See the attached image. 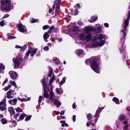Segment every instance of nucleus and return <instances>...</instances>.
Masks as SVG:
<instances>
[{"instance_id": "nucleus-1", "label": "nucleus", "mask_w": 130, "mask_h": 130, "mask_svg": "<svg viewBox=\"0 0 130 130\" xmlns=\"http://www.w3.org/2000/svg\"><path fill=\"white\" fill-rule=\"evenodd\" d=\"M106 37V36L101 34L98 36V37L95 36L93 37L92 40V46L90 45H86L85 47L86 49L89 48L96 47L101 46L105 43Z\"/></svg>"}, {"instance_id": "nucleus-2", "label": "nucleus", "mask_w": 130, "mask_h": 130, "mask_svg": "<svg viewBox=\"0 0 130 130\" xmlns=\"http://www.w3.org/2000/svg\"><path fill=\"white\" fill-rule=\"evenodd\" d=\"M85 63L87 64H88L90 63L91 69L95 72L99 73L100 69L98 66L99 64V62L97 58L94 57H92L90 59H87L85 61Z\"/></svg>"}, {"instance_id": "nucleus-3", "label": "nucleus", "mask_w": 130, "mask_h": 130, "mask_svg": "<svg viewBox=\"0 0 130 130\" xmlns=\"http://www.w3.org/2000/svg\"><path fill=\"white\" fill-rule=\"evenodd\" d=\"M130 19V11L129 12L127 18L125 20L124 23L123 24V27L124 29V30H122L121 31V32H122L123 34L124 35L123 37L122 38L121 40V42H122V44L124 43L125 37L126 36V33H125V31L126 30L127 27L128 26L129 22Z\"/></svg>"}, {"instance_id": "nucleus-4", "label": "nucleus", "mask_w": 130, "mask_h": 130, "mask_svg": "<svg viewBox=\"0 0 130 130\" xmlns=\"http://www.w3.org/2000/svg\"><path fill=\"white\" fill-rule=\"evenodd\" d=\"M13 60L15 65L14 68H15V66L16 65L17 66H19L20 64V63L22 62V59L21 57L19 56H17L16 59L13 58Z\"/></svg>"}, {"instance_id": "nucleus-5", "label": "nucleus", "mask_w": 130, "mask_h": 130, "mask_svg": "<svg viewBox=\"0 0 130 130\" xmlns=\"http://www.w3.org/2000/svg\"><path fill=\"white\" fill-rule=\"evenodd\" d=\"M83 30L84 33L87 34L90 33L92 31H95L96 29L95 28L92 27L91 26H87L85 27Z\"/></svg>"}, {"instance_id": "nucleus-6", "label": "nucleus", "mask_w": 130, "mask_h": 130, "mask_svg": "<svg viewBox=\"0 0 130 130\" xmlns=\"http://www.w3.org/2000/svg\"><path fill=\"white\" fill-rule=\"evenodd\" d=\"M61 1L60 0H57L54 2V4L53 7V9H54L56 6V11L58 12L59 11L60 6V4Z\"/></svg>"}, {"instance_id": "nucleus-7", "label": "nucleus", "mask_w": 130, "mask_h": 130, "mask_svg": "<svg viewBox=\"0 0 130 130\" xmlns=\"http://www.w3.org/2000/svg\"><path fill=\"white\" fill-rule=\"evenodd\" d=\"M18 27L19 30L20 31L24 33L27 32V28L22 24H18Z\"/></svg>"}, {"instance_id": "nucleus-8", "label": "nucleus", "mask_w": 130, "mask_h": 130, "mask_svg": "<svg viewBox=\"0 0 130 130\" xmlns=\"http://www.w3.org/2000/svg\"><path fill=\"white\" fill-rule=\"evenodd\" d=\"M2 4L4 6H6V9H8L10 8L9 0H2Z\"/></svg>"}, {"instance_id": "nucleus-9", "label": "nucleus", "mask_w": 130, "mask_h": 130, "mask_svg": "<svg viewBox=\"0 0 130 130\" xmlns=\"http://www.w3.org/2000/svg\"><path fill=\"white\" fill-rule=\"evenodd\" d=\"M92 38V35L91 34H88L85 36V40L87 42H89Z\"/></svg>"}, {"instance_id": "nucleus-10", "label": "nucleus", "mask_w": 130, "mask_h": 130, "mask_svg": "<svg viewBox=\"0 0 130 130\" xmlns=\"http://www.w3.org/2000/svg\"><path fill=\"white\" fill-rule=\"evenodd\" d=\"M9 74L11 77L12 78H15L17 76V74L16 73L13 71H10Z\"/></svg>"}, {"instance_id": "nucleus-11", "label": "nucleus", "mask_w": 130, "mask_h": 130, "mask_svg": "<svg viewBox=\"0 0 130 130\" xmlns=\"http://www.w3.org/2000/svg\"><path fill=\"white\" fill-rule=\"evenodd\" d=\"M8 111L11 115L15 114V112L13 108L12 107H10L8 108Z\"/></svg>"}, {"instance_id": "nucleus-12", "label": "nucleus", "mask_w": 130, "mask_h": 130, "mask_svg": "<svg viewBox=\"0 0 130 130\" xmlns=\"http://www.w3.org/2000/svg\"><path fill=\"white\" fill-rule=\"evenodd\" d=\"M31 51L30 56L32 57H33L34 55L36 53L38 49L37 48H31L30 50Z\"/></svg>"}, {"instance_id": "nucleus-13", "label": "nucleus", "mask_w": 130, "mask_h": 130, "mask_svg": "<svg viewBox=\"0 0 130 130\" xmlns=\"http://www.w3.org/2000/svg\"><path fill=\"white\" fill-rule=\"evenodd\" d=\"M27 116V115H26L24 113H22L19 116V119L17 120V121H19L20 120H22L24 119L25 117Z\"/></svg>"}, {"instance_id": "nucleus-14", "label": "nucleus", "mask_w": 130, "mask_h": 130, "mask_svg": "<svg viewBox=\"0 0 130 130\" xmlns=\"http://www.w3.org/2000/svg\"><path fill=\"white\" fill-rule=\"evenodd\" d=\"M96 26L99 25L96 28V31H93L94 32H101L102 31V28L101 27L100 25L99 24H97L96 25Z\"/></svg>"}, {"instance_id": "nucleus-15", "label": "nucleus", "mask_w": 130, "mask_h": 130, "mask_svg": "<svg viewBox=\"0 0 130 130\" xmlns=\"http://www.w3.org/2000/svg\"><path fill=\"white\" fill-rule=\"evenodd\" d=\"M97 19V17L92 16L91 18L90 19L88 20V21L90 23H93Z\"/></svg>"}, {"instance_id": "nucleus-16", "label": "nucleus", "mask_w": 130, "mask_h": 130, "mask_svg": "<svg viewBox=\"0 0 130 130\" xmlns=\"http://www.w3.org/2000/svg\"><path fill=\"white\" fill-rule=\"evenodd\" d=\"M54 104L57 107H59L61 105V103L59 100H56L54 102Z\"/></svg>"}, {"instance_id": "nucleus-17", "label": "nucleus", "mask_w": 130, "mask_h": 130, "mask_svg": "<svg viewBox=\"0 0 130 130\" xmlns=\"http://www.w3.org/2000/svg\"><path fill=\"white\" fill-rule=\"evenodd\" d=\"M125 115L124 114H122L120 115L119 117V119L120 121H122L125 118Z\"/></svg>"}, {"instance_id": "nucleus-18", "label": "nucleus", "mask_w": 130, "mask_h": 130, "mask_svg": "<svg viewBox=\"0 0 130 130\" xmlns=\"http://www.w3.org/2000/svg\"><path fill=\"white\" fill-rule=\"evenodd\" d=\"M5 66L3 64L1 63L0 64V73H3L4 71H2L1 70H4L5 69Z\"/></svg>"}, {"instance_id": "nucleus-19", "label": "nucleus", "mask_w": 130, "mask_h": 130, "mask_svg": "<svg viewBox=\"0 0 130 130\" xmlns=\"http://www.w3.org/2000/svg\"><path fill=\"white\" fill-rule=\"evenodd\" d=\"M49 37V36L48 35V32H45L44 34L43 37L45 41L47 42V39Z\"/></svg>"}, {"instance_id": "nucleus-20", "label": "nucleus", "mask_w": 130, "mask_h": 130, "mask_svg": "<svg viewBox=\"0 0 130 130\" xmlns=\"http://www.w3.org/2000/svg\"><path fill=\"white\" fill-rule=\"evenodd\" d=\"M92 115L90 113H89L87 115V118L88 120L90 121H92Z\"/></svg>"}, {"instance_id": "nucleus-21", "label": "nucleus", "mask_w": 130, "mask_h": 130, "mask_svg": "<svg viewBox=\"0 0 130 130\" xmlns=\"http://www.w3.org/2000/svg\"><path fill=\"white\" fill-rule=\"evenodd\" d=\"M7 35L9 39H14L16 38L15 37L13 36V34H7Z\"/></svg>"}, {"instance_id": "nucleus-22", "label": "nucleus", "mask_w": 130, "mask_h": 130, "mask_svg": "<svg viewBox=\"0 0 130 130\" xmlns=\"http://www.w3.org/2000/svg\"><path fill=\"white\" fill-rule=\"evenodd\" d=\"M112 101L114 102L116 104H119L120 102L118 99L116 97H114L112 99Z\"/></svg>"}, {"instance_id": "nucleus-23", "label": "nucleus", "mask_w": 130, "mask_h": 130, "mask_svg": "<svg viewBox=\"0 0 130 130\" xmlns=\"http://www.w3.org/2000/svg\"><path fill=\"white\" fill-rule=\"evenodd\" d=\"M56 93L59 94H60L62 93V90L60 88L58 89V88H56Z\"/></svg>"}, {"instance_id": "nucleus-24", "label": "nucleus", "mask_w": 130, "mask_h": 130, "mask_svg": "<svg viewBox=\"0 0 130 130\" xmlns=\"http://www.w3.org/2000/svg\"><path fill=\"white\" fill-rule=\"evenodd\" d=\"M42 85L43 87L44 88V90L45 89L46 90V88L47 87V85L46 82H42Z\"/></svg>"}, {"instance_id": "nucleus-25", "label": "nucleus", "mask_w": 130, "mask_h": 130, "mask_svg": "<svg viewBox=\"0 0 130 130\" xmlns=\"http://www.w3.org/2000/svg\"><path fill=\"white\" fill-rule=\"evenodd\" d=\"M44 97L46 98H48L49 97V95L46 92V90H45V89L44 90Z\"/></svg>"}, {"instance_id": "nucleus-26", "label": "nucleus", "mask_w": 130, "mask_h": 130, "mask_svg": "<svg viewBox=\"0 0 130 130\" xmlns=\"http://www.w3.org/2000/svg\"><path fill=\"white\" fill-rule=\"evenodd\" d=\"M1 121L3 124H6L7 122V121L5 118L1 119Z\"/></svg>"}, {"instance_id": "nucleus-27", "label": "nucleus", "mask_w": 130, "mask_h": 130, "mask_svg": "<svg viewBox=\"0 0 130 130\" xmlns=\"http://www.w3.org/2000/svg\"><path fill=\"white\" fill-rule=\"evenodd\" d=\"M76 53L79 56H80L81 54H82L83 51L82 50H77L76 51Z\"/></svg>"}, {"instance_id": "nucleus-28", "label": "nucleus", "mask_w": 130, "mask_h": 130, "mask_svg": "<svg viewBox=\"0 0 130 130\" xmlns=\"http://www.w3.org/2000/svg\"><path fill=\"white\" fill-rule=\"evenodd\" d=\"M85 35L84 33H82L79 35V37L80 39L84 40L85 39Z\"/></svg>"}, {"instance_id": "nucleus-29", "label": "nucleus", "mask_w": 130, "mask_h": 130, "mask_svg": "<svg viewBox=\"0 0 130 130\" xmlns=\"http://www.w3.org/2000/svg\"><path fill=\"white\" fill-rule=\"evenodd\" d=\"M15 110L17 112H23V110L22 109L19 107H18L17 108H15Z\"/></svg>"}, {"instance_id": "nucleus-30", "label": "nucleus", "mask_w": 130, "mask_h": 130, "mask_svg": "<svg viewBox=\"0 0 130 130\" xmlns=\"http://www.w3.org/2000/svg\"><path fill=\"white\" fill-rule=\"evenodd\" d=\"M31 51L30 50H29L28 52L26 53V55L25 56L24 58H26L29 56L30 54V53Z\"/></svg>"}, {"instance_id": "nucleus-31", "label": "nucleus", "mask_w": 130, "mask_h": 130, "mask_svg": "<svg viewBox=\"0 0 130 130\" xmlns=\"http://www.w3.org/2000/svg\"><path fill=\"white\" fill-rule=\"evenodd\" d=\"M10 122H12V124L14 125V127L17 125V123L15 120L10 121Z\"/></svg>"}, {"instance_id": "nucleus-32", "label": "nucleus", "mask_w": 130, "mask_h": 130, "mask_svg": "<svg viewBox=\"0 0 130 130\" xmlns=\"http://www.w3.org/2000/svg\"><path fill=\"white\" fill-rule=\"evenodd\" d=\"M27 117H26L25 119V121H27L30 120L32 117V116L31 115H30L29 116H27Z\"/></svg>"}, {"instance_id": "nucleus-33", "label": "nucleus", "mask_w": 130, "mask_h": 130, "mask_svg": "<svg viewBox=\"0 0 130 130\" xmlns=\"http://www.w3.org/2000/svg\"><path fill=\"white\" fill-rule=\"evenodd\" d=\"M27 47V46L26 45H25L23 47H22L21 46V49L20 51V52L21 51H23L24 50H25L26 48Z\"/></svg>"}, {"instance_id": "nucleus-34", "label": "nucleus", "mask_w": 130, "mask_h": 130, "mask_svg": "<svg viewBox=\"0 0 130 130\" xmlns=\"http://www.w3.org/2000/svg\"><path fill=\"white\" fill-rule=\"evenodd\" d=\"M50 99L51 100H53V96H54L53 93H51L50 94Z\"/></svg>"}, {"instance_id": "nucleus-35", "label": "nucleus", "mask_w": 130, "mask_h": 130, "mask_svg": "<svg viewBox=\"0 0 130 130\" xmlns=\"http://www.w3.org/2000/svg\"><path fill=\"white\" fill-rule=\"evenodd\" d=\"M17 101V100L16 99H14L13 100H12V102H13V105H15L16 104Z\"/></svg>"}, {"instance_id": "nucleus-36", "label": "nucleus", "mask_w": 130, "mask_h": 130, "mask_svg": "<svg viewBox=\"0 0 130 130\" xmlns=\"http://www.w3.org/2000/svg\"><path fill=\"white\" fill-rule=\"evenodd\" d=\"M102 109H100V108H99L97 109L96 111V113H99V115L100 114V113L102 111Z\"/></svg>"}, {"instance_id": "nucleus-37", "label": "nucleus", "mask_w": 130, "mask_h": 130, "mask_svg": "<svg viewBox=\"0 0 130 130\" xmlns=\"http://www.w3.org/2000/svg\"><path fill=\"white\" fill-rule=\"evenodd\" d=\"M42 97L41 96H40L39 97V99L38 100V103L39 104H40L42 101Z\"/></svg>"}, {"instance_id": "nucleus-38", "label": "nucleus", "mask_w": 130, "mask_h": 130, "mask_svg": "<svg viewBox=\"0 0 130 130\" xmlns=\"http://www.w3.org/2000/svg\"><path fill=\"white\" fill-rule=\"evenodd\" d=\"M6 106V105H5V107H1L0 106V110H1L2 111L5 110L6 109V108H5Z\"/></svg>"}, {"instance_id": "nucleus-39", "label": "nucleus", "mask_w": 130, "mask_h": 130, "mask_svg": "<svg viewBox=\"0 0 130 130\" xmlns=\"http://www.w3.org/2000/svg\"><path fill=\"white\" fill-rule=\"evenodd\" d=\"M11 84L14 87H16L17 86V85L15 83V82H10Z\"/></svg>"}, {"instance_id": "nucleus-40", "label": "nucleus", "mask_w": 130, "mask_h": 130, "mask_svg": "<svg viewBox=\"0 0 130 130\" xmlns=\"http://www.w3.org/2000/svg\"><path fill=\"white\" fill-rule=\"evenodd\" d=\"M49 27V26L47 25H46L43 26L42 27L43 29V30H45L48 28Z\"/></svg>"}, {"instance_id": "nucleus-41", "label": "nucleus", "mask_w": 130, "mask_h": 130, "mask_svg": "<svg viewBox=\"0 0 130 130\" xmlns=\"http://www.w3.org/2000/svg\"><path fill=\"white\" fill-rule=\"evenodd\" d=\"M78 9L77 8H76V9H75L74 11V15H76L78 14Z\"/></svg>"}, {"instance_id": "nucleus-42", "label": "nucleus", "mask_w": 130, "mask_h": 130, "mask_svg": "<svg viewBox=\"0 0 130 130\" xmlns=\"http://www.w3.org/2000/svg\"><path fill=\"white\" fill-rule=\"evenodd\" d=\"M12 91V90L10 89V91L7 92V96L10 95L11 93V91Z\"/></svg>"}, {"instance_id": "nucleus-43", "label": "nucleus", "mask_w": 130, "mask_h": 130, "mask_svg": "<svg viewBox=\"0 0 130 130\" xmlns=\"http://www.w3.org/2000/svg\"><path fill=\"white\" fill-rule=\"evenodd\" d=\"M43 50L45 51H47L49 50V48L47 46H45L43 47Z\"/></svg>"}, {"instance_id": "nucleus-44", "label": "nucleus", "mask_w": 130, "mask_h": 130, "mask_svg": "<svg viewBox=\"0 0 130 130\" xmlns=\"http://www.w3.org/2000/svg\"><path fill=\"white\" fill-rule=\"evenodd\" d=\"M55 78L54 76H53L50 79V81H53L55 80Z\"/></svg>"}, {"instance_id": "nucleus-45", "label": "nucleus", "mask_w": 130, "mask_h": 130, "mask_svg": "<svg viewBox=\"0 0 130 130\" xmlns=\"http://www.w3.org/2000/svg\"><path fill=\"white\" fill-rule=\"evenodd\" d=\"M37 22V20L34 19H33L30 21V23H34Z\"/></svg>"}, {"instance_id": "nucleus-46", "label": "nucleus", "mask_w": 130, "mask_h": 130, "mask_svg": "<svg viewBox=\"0 0 130 130\" xmlns=\"http://www.w3.org/2000/svg\"><path fill=\"white\" fill-rule=\"evenodd\" d=\"M4 25V22L3 21H2L0 22V25L2 26H3Z\"/></svg>"}, {"instance_id": "nucleus-47", "label": "nucleus", "mask_w": 130, "mask_h": 130, "mask_svg": "<svg viewBox=\"0 0 130 130\" xmlns=\"http://www.w3.org/2000/svg\"><path fill=\"white\" fill-rule=\"evenodd\" d=\"M52 71H50L48 73V75L49 77H51L52 75Z\"/></svg>"}, {"instance_id": "nucleus-48", "label": "nucleus", "mask_w": 130, "mask_h": 130, "mask_svg": "<svg viewBox=\"0 0 130 130\" xmlns=\"http://www.w3.org/2000/svg\"><path fill=\"white\" fill-rule=\"evenodd\" d=\"M9 15L8 14H5L4 16L3 17V19H4V18H7L8 17H9Z\"/></svg>"}, {"instance_id": "nucleus-49", "label": "nucleus", "mask_w": 130, "mask_h": 130, "mask_svg": "<svg viewBox=\"0 0 130 130\" xmlns=\"http://www.w3.org/2000/svg\"><path fill=\"white\" fill-rule=\"evenodd\" d=\"M90 123H91V122H89V121L88 122L86 123V126H87L89 127L90 124Z\"/></svg>"}, {"instance_id": "nucleus-50", "label": "nucleus", "mask_w": 130, "mask_h": 130, "mask_svg": "<svg viewBox=\"0 0 130 130\" xmlns=\"http://www.w3.org/2000/svg\"><path fill=\"white\" fill-rule=\"evenodd\" d=\"M76 116L75 115H74L73 117V121L75 122L76 120Z\"/></svg>"}, {"instance_id": "nucleus-51", "label": "nucleus", "mask_w": 130, "mask_h": 130, "mask_svg": "<svg viewBox=\"0 0 130 130\" xmlns=\"http://www.w3.org/2000/svg\"><path fill=\"white\" fill-rule=\"evenodd\" d=\"M72 107L73 109H75L76 107V105L75 104V103H74L72 104Z\"/></svg>"}, {"instance_id": "nucleus-52", "label": "nucleus", "mask_w": 130, "mask_h": 130, "mask_svg": "<svg viewBox=\"0 0 130 130\" xmlns=\"http://www.w3.org/2000/svg\"><path fill=\"white\" fill-rule=\"evenodd\" d=\"M47 79H48L46 77H44L42 81L45 82V81H47L48 80Z\"/></svg>"}, {"instance_id": "nucleus-53", "label": "nucleus", "mask_w": 130, "mask_h": 130, "mask_svg": "<svg viewBox=\"0 0 130 130\" xmlns=\"http://www.w3.org/2000/svg\"><path fill=\"white\" fill-rule=\"evenodd\" d=\"M99 113H96H96L94 116V117L98 118L99 117Z\"/></svg>"}, {"instance_id": "nucleus-54", "label": "nucleus", "mask_w": 130, "mask_h": 130, "mask_svg": "<svg viewBox=\"0 0 130 130\" xmlns=\"http://www.w3.org/2000/svg\"><path fill=\"white\" fill-rule=\"evenodd\" d=\"M128 126H129L128 124H127V125H125L124 127V129L126 130V129H127L128 128Z\"/></svg>"}, {"instance_id": "nucleus-55", "label": "nucleus", "mask_w": 130, "mask_h": 130, "mask_svg": "<svg viewBox=\"0 0 130 130\" xmlns=\"http://www.w3.org/2000/svg\"><path fill=\"white\" fill-rule=\"evenodd\" d=\"M104 25L106 27H109V24L107 23H105L104 24Z\"/></svg>"}, {"instance_id": "nucleus-56", "label": "nucleus", "mask_w": 130, "mask_h": 130, "mask_svg": "<svg viewBox=\"0 0 130 130\" xmlns=\"http://www.w3.org/2000/svg\"><path fill=\"white\" fill-rule=\"evenodd\" d=\"M74 7L76 8V7L79 8L80 5L79 4H77L75 6H74Z\"/></svg>"}, {"instance_id": "nucleus-57", "label": "nucleus", "mask_w": 130, "mask_h": 130, "mask_svg": "<svg viewBox=\"0 0 130 130\" xmlns=\"http://www.w3.org/2000/svg\"><path fill=\"white\" fill-rule=\"evenodd\" d=\"M55 114L56 115H58L60 113V112L59 111H55Z\"/></svg>"}, {"instance_id": "nucleus-58", "label": "nucleus", "mask_w": 130, "mask_h": 130, "mask_svg": "<svg viewBox=\"0 0 130 130\" xmlns=\"http://www.w3.org/2000/svg\"><path fill=\"white\" fill-rule=\"evenodd\" d=\"M6 98L5 97V96L2 101L4 103H6Z\"/></svg>"}, {"instance_id": "nucleus-59", "label": "nucleus", "mask_w": 130, "mask_h": 130, "mask_svg": "<svg viewBox=\"0 0 130 130\" xmlns=\"http://www.w3.org/2000/svg\"><path fill=\"white\" fill-rule=\"evenodd\" d=\"M12 100H10L8 101V102L11 105H13V103H12Z\"/></svg>"}, {"instance_id": "nucleus-60", "label": "nucleus", "mask_w": 130, "mask_h": 130, "mask_svg": "<svg viewBox=\"0 0 130 130\" xmlns=\"http://www.w3.org/2000/svg\"><path fill=\"white\" fill-rule=\"evenodd\" d=\"M15 47L17 48H21V46L17 45L15 46Z\"/></svg>"}, {"instance_id": "nucleus-61", "label": "nucleus", "mask_w": 130, "mask_h": 130, "mask_svg": "<svg viewBox=\"0 0 130 130\" xmlns=\"http://www.w3.org/2000/svg\"><path fill=\"white\" fill-rule=\"evenodd\" d=\"M7 98L8 99L12 98H13V97L12 96H10V95L7 96Z\"/></svg>"}, {"instance_id": "nucleus-62", "label": "nucleus", "mask_w": 130, "mask_h": 130, "mask_svg": "<svg viewBox=\"0 0 130 130\" xmlns=\"http://www.w3.org/2000/svg\"><path fill=\"white\" fill-rule=\"evenodd\" d=\"M60 122L63 124H65L66 122V121H60Z\"/></svg>"}, {"instance_id": "nucleus-63", "label": "nucleus", "mask_w": 130, "mask_h": 130, "mask_svg": "<svg viewBox=\"0 0 130 130\" xmlns=\"http://www.w3.org/2000/svg\"><path fill=\"white\" fill-rule=\"evenodd\" d=\"M64 112H65L64 110L61 111V112L60 113V115H63L64 113Z\"/></svg>"}, {"instance_id": "nucleus-64", "label": "nucleus", "mask_w": 130, "mask_h": 130, "mask_svg": "<svg viewBox=\"0 0 130 130\" xmlns=\"http://www.w3.org/2000/svg\"><path fill=\"white\" fill-rule=\"evenodd\" d=\"M126 110L128 111H130V107H127L126 108Z\"/></svg>"}]
</instances>
